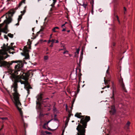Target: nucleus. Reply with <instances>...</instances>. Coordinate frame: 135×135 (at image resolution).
<instances>
[{"mask_svg": "<svg viewBox=\"0 0 135 135\" xmlns=\"http://www.w3.org/2000/svg\"><path fill=\"white\" fill-rule=\"evenodd\" d=\"M81 78V76H79V82L78 83H79L80 81Z\"/></svg>", "mask_w": 135, "mask_h": 135, "instance_id": "nucleus-43", "label": "nucleus"}, {"mask_svg": "<svg viewBox=\"0 0 135 135\" xmlns=\"http://www.w3.org/2000/svg\"><path fill=\"white\" fill-rule=\"evenodd\" d=\"M6 46L5 44H3V46L1 47V48L2 49H6Z\"/></svg>", "mask_w": 135, "mask_h": 135, "instance_id": "nucleus-25", "label": "nucleus"}, {"mask_svg": "<svg viewBox=\"0 0 135 135\" xmlns=\"http://www.w3.org/2000/svg\"><path fill=\"white\" fill-rule=\"evenodd\" d=\"M83 50H82L81 52V55H80V56H83Z\"/></svg>", "mask_w": 135, "mask_h": 135, "instance_id": "nucleus-36", "label": "nucleus"}, {"mask_svg": "<svg viewBox=\"0 0 135 135\" xmlns=\"http://www.w3.org/2000/svg\"><path fill=\"white\" fill-rule=\"evenodd\" d=\"M8 36L11 38H12L13 37V35L11 33H9L8 34Z\"/></svg>", "mask_w": 135, "mask_h": 135, "instance_id": "nucleus-21", "label": "nucleus"}, {"mask_svg": "<svg viewBox=\"0 0 135 135\" xmlns=\"http://www.w3.org/2000/svg\"><path fill=\"white\" fill-rule=\"evenodd\" d=\"M56 29H59V27H55L52 29V31L54 32H56V31H55V30Z\"/></svg>", "mask_w": 135, "mask_h": 135, "instance_id": "nucleus-20", "label": "nucleus"}, {"mask_svg": "<svg viewBox=\"0 0 135 135\" xmlns=\"http://www.w3.org/2000/svg\"><path fill=\"white\" fill-rule=\"evenodd\" d=\"M94 1L93 0H91L90 2V4H91V6L94 5Z\"/></svg>", "mask_w": 135, "mask_h": 135, "instance_id": "nucleus-29", "label": "nucleus"}, {"mask_svg": "<svg viewBox=\"0 0 135 135\" xmlns=\"http://www.w3.org/2000/svg\"><path fill=\"white\" fill-rule=\"evenodd\" d=\"M130 124V122L129 121H128L125 126V128L127 129H129Z\"/></svg>", "mask_w": 135, "mask_h": 135, "instance_id": "nucleus-16", "label": "nucleus"}, {"mask_svg": "<svg viewBox=\"0 0 135 135\" xmlns=\"http://www.w3.org/2000/svg\"><path fill=\"white\" fill-rule=\"evenodd\" d=\"M66 110H67V109H68V106L67 104H66Z\"/></svg>", "mask_w": 135, "mask_h": 135, "instance_id": "nucleus-59", "label": "nucleus"}, {"mask_svg": "<svg viewBox=\"0 0 135 135\" xmlns=\"http://www.w3.org/2000/svg\"><path fill=\"white\" fill-rule=\"evenodd\" d=\"M53 110L54 111H56V108L55 107V106H54L53 107Z\"/></svg>", "mask_w": 135, "mask_h": 135, "instance_id": "nucleus-35", "label": "nucleus"}, {"mask_svg": "<svg viewBox=\"0 0 135 135\" xmlns=\"http://www.w3.org/2000/svg\"><path fill=\"white\" fill-rule=\"evenodd\" d=\"M83 59V56H80V58H79V64H78L79 66V67H81V62L82 61V60Z\"/></svg>", "mask_w": 135, "mask_h": 135, "instance_id": "nucleus-14", "label": "nucleus"}, {"mask_svg": "<svg viewBox=\"0 0 135 135\" xmlns=\"http://www.w3.org/2000/svg\"><path fill=\"white\" fill-rule=\"evenodd\" d=\"M56 116H57V115L56 114H55L54 115V118H56Z\"/></svg>", "mask_w": 135, "mask_h": 135, "instance_id": "nucleus-64", "label": "nucleus"}, {"mask_svg": "<svg viewBox=\"0 0 135 135\" xmlns=\"http://www.w3.org/2000/svg\"><path fill=\"white\" fill-rule=\"evenodd\" d=\"M5 16H6V19L4 21L3 23L0 24V27H2L4 24H6L5 27L1 30V31L6 33H7L8 31V25L11 22L13 19L12 18H10L8 17V16H7V15H6V14L3 16L1 18Z\"/></svg>", "mask_w": 135, "mask_h": 135, "instance_id": "nucleus-5", "label": "nucleus"}, {"mask_svg": "<svg viewBox=\"0 0 135 135\" xmlns=\"http://www.w3.org/2000/svg\"><path fill=\"white\" fill-rule=\"evenodd\" d=\"M79 83H78V85L77 86V89H79L80 87V85L79 84Z\"/></svg>", "mask_w": 135, "mask_h": 135, "instance_id": "nucleus-41", "label": "nucleus"}, {"mask_svg": "<svg viewBox=\"0 0 135 135\" xmlns=\"http://www.w3.org/2000/svg\"><path fill=\"white\" fill-rule=\"evenodd\" d=\"M48 59V56H44V59L45 60H47Z\"/></svg>", "mask_w": 135, "mask_h": 135, "instance_id": "nucleus-28", "label": "nucleus"}, {"mask_svg": "<svg viewBox=\"0 0 135 135\" xmlns=\"http://www.w3.org/2000/svg\"><path fill=\"white\" fill-rule=\"evenodd\" d=\"M10 49H12V50H14V48H13V47H11V46H10V48H8V50H10Z\"/></svg>", "mask_w": 135, "mask_h": 135, "instance_id": "nucleus-42", "label": "nucleus"}, {"mask_svg": "<svg viewBox=\"0 0 135 135\" xmlns=\"http://www.w3.org/2000/svg\"><path fill=\"white\" fill-rule=\"evenodd\" d=\"M28 40L29 41V42H27V44L29 46V49H31V42L30 41V39H29Z\"/></svg>", "mask_w": 135, "mask_h": 135, "instance_id": "nucleus-18", "label": "nucleus"}, {"mask_svg": "<svg viewBox=\"0 0 135 135\" xmlns=\"http://www.w3.org/2000/svg\"><path fill=\"white\" fill-rule=\"evenodd\" d=\"M27 76H16L15 75L13 76V78L15 80V82L13 84L12 87L13 88V90L14 93H13V98L20 100V95L18 92L17 89L18 85L17 83L19 82L21 84L24 85V88L27 91L28 94L30 93V89H32L30 85L28 82V75L27 74Z\"/></svg>", "mask_w": 135, "mask_h": 135, "instance_id": "nucleus-1", "label": "nucleus"}, {"mask_svg": "<svg viewBox=\"0 0 135 135\" xmlns=\"http://www.w3.org/2000/svg\"><path fill=\"white\" fill-rule=\"evenodd\" d=\"M43 30L44 28H42V26H41V29L40 30V31H39L37 32V34H39L41 31H43Z\"/></svg>", "mask_w": 135, "mask_h": 135, "instance_id": "nucleus-24", "label": "nucleus"}, {"mask_svg": "<svg viewBox=\"0 0 135 135\" xmlns=\"http://www.w3.org/2000/svg\"><path fill=\"white\" fill-rule=\"evenodd\" d=\"M92 6V7H91L92 9H91L93 10L94 5H92V6Z\"/></svg>", "mask_w": 135, "mask_h": 135, "instance_id": "nucleus-57", "label": "nucleus"}, {"mask_svg": "<svg viewBox=\"0 0 135 135\" xmlns=\"http://www.w3.org/2000/svg\"><path fill=\"white\" fill-rule=\"evenodd\" d=\"M120 0H113V2L115 4H117Z\"/></svg>", "mask_w": 135, "mask_h": 135, "instance_id": "nucleus-19", "label": "nucleus"}, {"mask_svg": "<svg viewBox=\"0 0 135 135\" xmlns=\"http://www.w3.org/2000/svg\"><path fill=\"white\" fill-rule=\"evenodd\" d=\"M26 0H22L19 3L18 6H16L15 8L11 9L6 13V15L10 18H12L13 15L16 12V11L18 8H20V7L22 5V3H25Z\"/></svg>", "mask_w": 135, "mask_h": 135, "instance_id": "nucleus-6", "label": "nucleus"}, {"mask_svg": "<svg viewBox=\"0 0 135 135\" xmlns=\"http://www.w3.org/2000/svg\"><path fill=\"white\" fill-rule=\"evenodd\" d=\"M12 63H18L15 66V68L16 71H15L14 73H12L10 76L12 81L13 82V83L15 82V80L14 79H14L13 78V76L15 75L16 76H26L27 75V74L28 75V77L30 74L32 73L31 72H30V71H29L26 73H24L22 71H20L21 69L23 66V64L22 61L20 60L12 61Z\"/></svg>", "mask_w": 135, "mask_h": 135, "instance_id": "nucleus-3", "label": "nucleus"}, {"mask_svg": "<svg viewBox=\"0 0 135 135\" xmlns=\"http://www.w3.org/2000/svg\"><path fill=\"white\" fill-rule=\"evenodd\" d=\"M8 44L7 43V44L6 45V47H7L8 49V48H10V46H8Z\"/></svg>", "mask_w": 135, "mask_h": 135, "instance_id": "nucleus-38", "label": "nucleus"}, {"mask_svg": "<svg viewBox=\"0 0 135 135\" xmlns=\"http://www.w3.org/2000/svg\"><path fill=\"white\" fill-rule=\"evenodd\" d=\"M14 43H11V46H12V45L14 44Z\"/></svg>", "mask_w": 135, "mask_h": 135, "instance_id": "nucleus-60", "label": "nucleus"}, {"mask_svg": "<svg viewBox=\"0 0 135 135\" xmlns=\"http://www.w3.org/2000/svg\"><path fill=\"white\" fill-rule=\"evenodd\" d=\"M110 113H112L113 115L115 113L116 110L114 105H113L111 110L110 111Z\"/></svg>", "mask_w": 135, "mask_h": 135, "instance_id": "nucleus-11", "label": "nucleus"}, {"mask_svg": "<svg viewBox=\"0 0 135 135\" xmlns=\"http://www.w3.org/2000/svg\"><path fill=\"white\" fill-rule=\"evenodd\" d=\"M119 82L122 88L123 91L125 92H127V90L125 87L124 84L123 83V79L121 77V78L119 80Z\"/></svg>", "mask_w": 135, "mask_h": 135, "instance_id": "nucleus-8", "label": "nucleus"}, {"mask_svg": "<svg viewBox=\"0 0 135 135\" xmlns=\"http://www.w3.org/2000/svg\"><path fill=\"white\" fill-rule=\"evenodd\" d=\"M53 10V9L52 8H51L50 10V12H52Z\"/></svg>", "mask_w": 135, "mask_h": 135, "instance_id": "nucleus-56", "label": "nucleus"}, {"mask_svg": "<svg viewBox=\"0 0 135 135\" xmlns=\"http://www.w3.org/2000/svg\"><path fill=\"white\" fill-rule=\"evenodd\" d=\"M70 120V118H67L66 119L65 121V122H67L68 123L69 120Z\"/></svg>", "mask_w": 135, "mask_h": 135, "instance_id": "nucleus-33", "label": "nucleus"}, {"mask_svg": "<svg viewBox=\"0 0 135 135\" xmlns=\"http://www.w3.org/2000/svg\"><path fill=\"white\" fill-rule=\"evenodd\" d=\"M65 24L62 25H61V27L63 28V27H65Z\"/></svg>", "mask_w": 135, "mask_h": 135, "instance_id": "nucleus-49", "label": "nucleus"}, {"mask_svg": "<svg viewBox=\"0 0 135 135\" xmlns=\"http://www.w3.org/2000/svg\"><path fill=\"white\" fill-rule=\"evenodd\" d=\"M41 135H45L46 134V133L45 132L42 131L41 132Z\"/></svg>", "mask_w": 135, "mask_h": 135, "instance_id": "nucleus-27", "label": "nucleus"}, {"mask_svg": "<svg viewBox=\"0 0 135 135\" xmlns=\"http://www.w3.org/2000/svg\"><path fill=\"white\" fill-rule=\"evenodd\" d=\"M47 129L49 130V131H52V130L51 129V128H50L49 127H48V128Z\"/></svg>", "mask_w": 135, "mask_h": 135, "instance_id": "nucleus-50", "label": "nucleus"}, {"mask_svg": "<svg viewBox=\"0 0 135 135\" xmlns=\"http://www.w3.org/2000/svg\"><path fill=\"white\" fill-rule=\"evenodd\" d=\"M79 51H80V49H76V53L78 54L79 53Z\"/></svg>", "mask_w": 135, "mask_h": 135, "instance_id": "nucleus-37", "label": "nucleus"}, {"mask_svg": "<svg viewBox=\"0 0 135 135\" xmlns=\"http://www.w3.org/2000/svg\"><path fill=\"white\" fill-rule=\"evenodd\" d=\"M81 113H77L75 115V116L79 118H81L80 123L81 124H79L76 128L78 132V135H85V128L87 126V123L90 120L89 116L85 115H81Z\"/></svg>", "mask_w": 135, "mask_h": 135, "instance_id": "nucleus-2", "label": "nucleus"}, {"mask_svg": "<svg viewBox=\"0 0 135 135\" xmlns=\"http://www.w3.org/2000/svg\"><path fill=\"white\" fill-rule=\"evenodd\" d=\"M24 15V13L21 14L20 15L18 16V22H19L21 20L22 18V16Z\"/></svg>", "mask_w": 135, "mask_h": 135, "instance_id": "nucleus-15", "label": "nucleus"}, {"mask_svg": "<svg viewBox=\"0 0 135 135\" xmlns=\"http://www.w3.org/2000/svg\"><path fill=\"white\" fill-rule=\"evenodd\" d=\"M104 81L105 82V85H106L108 84V82L107 81H105V79H104Z\"/></svg>", "mask_w": 135, "mask_h": 135, "instance_id": "nucleus-39", "label": "nucleus"}, {"mask_svg": "<svg viewBox=\"0 0 135 135\" xmlns=\"http://www.w3.org/2000/svg\"><path fill=\"white\" fill-rule=\"evenodd\" d=\"M47 123H45L43 126V128L46 129H47L46 127V125L47 124Z\"/></svg>", "mask_w": 135, "mask_h": 135, "instance_id": "nucleus-26", "label": "nucleus"}, {"mask_svg": "<svg viewBox=\"0 0 135 135\" xmlns=\"http://www.w3.org/2000/svg\"><path fill=\"white\" fill-rule=\"evenodd\" d=\"M109 67L108 66V69L107 70V71H106V73H107V74H108L109 73Z\"/></svg>", "mask_w": 135, "mask_h": 135, "instance_id": "nucleus-44", "label": "nucleus"}, {"mask_svg": "<svg viewBox=\"0 0 135 135\" xmlns=\"http://www.w3.org/2000/svg\"><path fill=\"white\" fill-rule=\"evenodd\" d=\"M68 112L69 113V114H68V118H70L71 116V110H69Z\"/></svg>", "mask_w": 135, "mask_h": 135, "instance_id": "nucleus-22", "label": "nucleus"}, {"mask_svg": "<svg viewBox=\"0 0 135 135\" xmlns=\"http://www.w3.org/2000/svg\"><path fill=\"white\" fill-rule=\"evenodd\" d=\"M26 12V11L25 10V9H24L23 11H21V13L22 14L24 13V15Z\"/></svg>", "mask_w": 135, "mask_h": 135, "instance_id": "nucleus-32", "label": "nucleus"}, {"mask_svg": "<svg viewBox=\"0 0 135 135\" xmlns=\"http://www.w3.org/2000/svg\"><path fill=\"white\" fill-rule=\"evenodd\" d=\"M116 18H117V20H118V21L119 22V17H118V16H116Z\"/></svg>", "mask_w": 135, "mask_h": 135, "instance_id": "nucleus-45", "label": "nucleus"}, {"mask_svg": "<svg viewBox=\"0 0 135 135\" xmlns=\"http://www.w3.org/2000/svg\"><path fill=\"white\" fill-rule=\"evenodd\" d=\"M93 12H94L93 10L91 9V13L93 15Z\"/></svg>", "mask_w": 135, "mask_h": 135, "instance_id": "nucleus-58", "label": "nucleus"}, {"mask_svg": "<svg viewBox=\"0 0 135 135\" xmlns=\"http://www.w3.org/2000/svg\"><path fill=\"white\" fill-rule=\"evenodd\" d=\"M4 59V58L3 56L0 55V64H1L3 65L5 64L7 62L5 61H2V60H3Z\"/></svg>", "mask_w": 135, "mask_h": 135, "instance_id": "nucleus-10", "label": "nucleus"}, {"mask_svg": "<svg viewBox=\"0 0 135 135\" xmlns=\"http://www.w3.org/2000/svg\"><path fill=\"white\" fill-rule=\"evenodd\" d=\"M45 132L46 133V134H51V132H48L47 131H45Z\"/></svg>", "mask_w": 135, "mask_h": 135, "instance_id": "nucleus-34", "label": "nucleus"}, {"mask_svg": "<svg viewBox=\"0 0 135 135\" xmlns=\"http://www.w3.org/2000/svg\"><path fill=\"white\" fill-rule=\"evenodd\" d=\"M64 130H65V129H64V130L63 131L61 135H63L64 133Z\"/></svg>", "mask_w": 135, "mask_h": 135, "instance_id": "nucleus-54", "label": "nucleus"}, {"mask_svg": "<svg viewBox=\"0 0 135 135\" xmlns=\"http://www.w3.org/2000/svg\"><path fill=\"white\" fill-rule=\"evenodd\" d=\"M124 11H126V10H127V9H126V7H124Z\"/></svg>", "mask_w": 135, "mask_h": 135, "instance_id": "nucleus-61", "label": "nucleus"}, {"mask_svg": "<svg viewBox=\"0 0 135 135\" xmlns=\"http://www.w3.org/2000/svg\"><path fill=\"white\" fill-rule=\"evenodd\" d=\"M23 49L24 50H25V51L26 52H27L28 51V50L27 49V46H25L24 47Z\"/></svg>", "mask_w": 135, "mask_h": 135, "instance_id": "nucleus-23", "label": "nucleus"}, {"mask_svg": "<svg viewBox=\"0 0 135 135\" xmlns=\"http://www.w3.org/2000/svg\"><path fill=\"white\" fill-rule=\"evenodd\" d=\"M117 94V91L116 90V88L115 87H113V89L112 91V96L111 97V98L113 99L114 101L115 98L114 97V94Z\"/></svg>", "mask_w": 135, "mask_h": 135, "instance_id": "nucleus-9", "label": "nucleus"}, {"mask_svg": "<svg viewBox=\"0 0 135 135\" xmlns=\"http://www.w3.org/2000/svg\"><path fill=\"white\" fill-rule=\"evenodd\" d=\"M80 91V89H77V93H78Z\"/></svg>", "mask_w": 135, "mask_h": 135, "instance_id": "nucleus-48", "label": "nucleus"}, {"mask_svg": "<svg viewBox=\"0 0 135 135\" xmlns=\"http://www.w3.org/2000/svg\"><path fill=\"white\" fill-rule=\"evenodd\" d=\"M88 5L87 2H84L82 3V4H80V5L83 6L85 9Z\"/></svg>", "mask_w": 135, "mask_h": 135, "instance_id": "nucleus-13", "label": "nucleus"}, {"mask_svg": "<svg viewBox=\"0 0 135 135\" xmlns=\"http://www.w3.org/2000/svg\"><path fill=\"white\" fill-rule=\"evenodd\" d=\"M68 123L67 122H65V126L64 127V129H65V128L67 127V126L68 125Z\"/></svg>", "mask_w": 135, "mask_h": 135, "instance_id": "nucleus-30", "label": "nucleus"}, {"mask_svg": "<svg viewBox=\"0 0 135 135\" xmlns=\"http://www.w3.org/2000/svg\"><path fill=\"white\" fill-rule=\"evenodd\" d=\"M55 40L53 39H52L51 40V42H52V43L53 44V43L54 42H55Z\"/></svg>", "mask_w": 135, "mask_h": 135, "instance_id": "nucleus-40", "label": "nucleus"}, {"mask_svg": "<svg viewBox=\"0 0 135 135\" xmlns=\"http://www.w3.org/2000/svg\"><path fill=\"white\" fill-rule=\"evenodd\" d=\"M12 99L15 106L21 115H22V112L21 109L19 108V107L21 105V103L20 102V100L13 98H12Z\"/></svg>", "mask_w": 135, "mask_h": 135, "instance_id": "nucleus-7", "label": "nucleus"}, {"mask_svg": "<svg viewBox=\"0 0 135 135\" xmlns=\"http://www.w3.org/2000/svg\"><path fill=\"white\" fill-rule=\"evenodd\" d=\"M26 8H27L26 6L24 8V9H25V10L26 11Z\"/></svg>", "mask_w": 135, "mask_h": 135, "instance_id": "nucleus-62", "label": "nucleus"}, {"mask_svg": "<svg viewBox=\"0 0 135 135\" xmlns=\"http://www.w3.org/2000/svg\"><path fill=\"white\" fill-rule=\"evenodd\" d=\"M68 52V51H64L63 52V54H65L66 52Z\"/></svg>", "mask_w": 135, "mask_h": 135, "instance_id": "nucleus-47", "label": "nucleus"}, {"mask_svg": "<svg viewBox=\"0 0 135 135\" xmlns=\"http://www.w3.org/2000/svg\"><path fill=\"white\" fill-rule=\"evenodd\" d=\"M9 53L11 54V53L12 54H13L14 53H15V52H11L10 51H9Z\"/></svg>", "mask_w": 135, "mask_h": 135, "instance_id": "nucleus-46", "label": "nucleus"}, {"mask_svg": "<svg viewBox=\"0 0 135 135\" xmlns=\"http://www.w3.org/2000/svg\"><path fill=\"white\" fill-rule=\"evenodd\" d=\"M66 31V28H63V30H62V31Z\"/></svg>", "mask_w": 135, "mask_h": 135, "instance_id": "nucleus-55", "label": "nucleus"}, {"mask_svg": "<svg viewBox=\"0 0 135 135\" xmlns=\"http://www.w3.org/2000/svg\"><path fill=\"white\" fill-rule=\"evenodd\" d=\"M53 2L52 4L51 5V6H52V7H54L55 4V3L57 1L56 0H53Z\"/></svg>", "mask_w": 135, "mask_h": 135, "instance_id": "nucleus-17", "label": "nucleus"}, {"mask_svg": "<svg viewBox=\"0 0 135 135\" xmlns=\"http://www.w3.org/2000/svg\"><path fill=\"white\" fill-rule=\"evenodd\" d=\"M79 72L80 73H81V69L80 68H79Z\"/></svg>", "mask_w": 135, "mask_h": 135, "instance_id": "nucleus-63", "label": "nucleus"}, {"mask_svg": "<svg viewBox=\"0 0 135 135\" xmlns=\"http://www.w3.org/2000/svg\"><path fill=\"white\" fill-rule=\"evenodd\" d=\"M53 46V44L52 43H51V44L50 45V47H52Z\"/></svg>", "mask_w": 135, "mask_h": 135, "instance_id": "nucleus-51", "label": "nucleus"}, {"mask_svg": "<svg viewBox=\"0 0 135 135\" xmlns=\"http://www.w3.org/2000/svg\"><path fill=\"white\" fill-rule=\"evenodd\" d=\"M19 25V22H18V23H17L15 25H16V26H18Z\"/></svg>", "mask_w": 135, "mask_h": 135, "instance_id": "nucleus-52", "label": "nucleus"}, {"mask_svg": "<svg viewBox=\"0 0 135 135\" xmlns=\"http://www.w3.org/2000/svg\"><path fill=\"white\" fill-rule=\"evenodd\" d=\"M82 74H81V73H80L79 74V76H81L82 75Z\"/></svg>", "mask_w": 135, "mask_h": 135, "instance_id": "nucleus-53", "label": "nucleus"}, {"mask_svg": "<svg viewBox=\"0 0 135 135\" xmlns=\"http://www.w3.org/2000/svg\"><path fill=\"white\" fill-rule=\"evenodd\" d=\"M42 95V94L40 93L38 94L36 97L37 100L36 101V107L37 108L40 110H41L42 109L43 105H44L45 107L47 106L46 105L47 102L46 100L49 99L48 98L43 99Z\"/></svg>", "mask_w": 135, "mask_h": 135, "instance_id": "nucleus-4", "label": "nucleus"}, {"mask_svg": "<svg viewBox=\"0 0 135 135\" xmlns=\"http://www.w3.org/2000/svg\"><path fill=\"white\" fill-rule=\"evenodd\" d=\"M77 94H76L75 92V94L74 95V98H73V101L72 102L71 107V110L72 111V110L73 109V104H74V102L75 101L76 98V97Z\"/></svg>", "mask_w": 135, "mask_h": 135, "instance_id": "nucleus-12", "label": "nucleus"}, {"mask_svg": "<svg viewBox=\"0 0 135 135\" xmlns=\"http://www.w3.org/2000/svg\"><path fill=\"white\" fill-rule=\"evenodd\" d=\"M4 37L7 40V41H8V38L7 35H4Z\"/></svg>", "mask_w": 135, "mask_h": 135, "instance_id": "nucleus-31", "label": "nucleus"}]
</instances>
